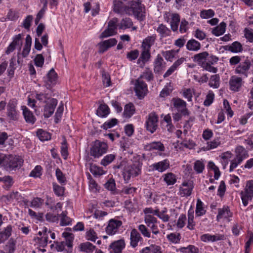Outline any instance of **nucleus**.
<instances>
[{"instance_id":"obj_1","label":"nucleus","mask_w":253,"mask_h":253,"mask_svg":"<svg viewBox=\"0 0 253 253\" xmlns=\"http://www.w3.org/2000/svg\"><path fill=\"white\" fill-rule=\"evenodd\" d=\"M144 7L139 1H131L126 5V14L133 15L137 19L142 21L144 19Z\"/></svg>"},{"instance_id":"obj_2","label":"nucleus","mask_w":253,"mask_h":253,"mask_svg":"<svg viewBox=\"0 0 253 253\" xmlns=\"http://www.w3.org/2000/svg\"><path fill=\"white\" fill-rule=\"evenodd\" d=\"M142 165L139 161H135L125 168L123 175L126 183L128 182L131 177H136L140 174Z\"/></svg>"},{"instance_id":"obj_3","label":"nucleus","mask_w":253,"mask_h":253,"mask_svg":"<svg viewBox=\"0 0 253 253\" xmlns=\"http://www.w3.org/2000/svg\"><path fill=\"white\" fill-rule=\"evenodd\" d=\"M62 236L65 238V241L54 242V243L55 244V251L57 252H62L66 246L70 248L73 247L74 235L71 233L64 232L62 233Z\"/></svg>"},{"instance_id":"obj_4","label":"nucleus","mask_w":253,"mask_h":253,"mask_svg":"<svg viewBox=\"0 0 253 253\" xmlns=\"http://www.w3.org/2000/svg\"><path fill=\"white\" fill-rule=\"evenodd\" d=\"M107 149L108 146L106 143L96 140L90 148V155L94 158H98L106 153Z\"/></svg>"},{"instance_id":"obj_5","label":"nucleus","mask_w":253,"mask_h":253,"mask_svg":"<svg viewBox=\"0 0 253 253\" xmlns=\"http://www.w3.org/2000/svg\"><path fill=\"white\" fill-rule=\"evenodd\" d=\"M134 90L139 99H143L148 92L147 84L142 80L138 79L134 81Z\"/></svg>"},{"instance_id":"obj_6","label":"nucleus","mask_w":253,"mask_h":253,"mask_svg":"<svg viewBox=\"0 0 253 253\" xmlns=\"http://www.w3.org/2000/svg\"><path fill=\"white\" fill-rule=\"evenodd\" d=\"M118 19L113 18L108 23L107 28L101 34L100 38L103 39L115 35L117 34V27H118Z\"/></svg>"},{"instance_id":"obj_7","label":"nucleus","mask_w":253,"mask_h":253,"mask_svg":"<svg viewBox=\"0 0 253 253\" xmlns=\"http://www.w3.org/2000/svg\"><path fill=\"white\" fill-rule=\"evenodd\" d=\"M6 163L5 164V169L7 170H15L20 168L23 163V160L20 156L7 155Z\"/></svg>"},{"instance_id":"obj_8","label":"nucleus","mask_w":253,"mask_h":253,"mask_svg":"<svg viewBox=\"0 0 253 253\" xmlns=\"http://www.w3.org/2000/svg\"><path fill=\"white\" fill-rule=\"evenodd\" d=\"M241 198L244 206L248 205L249 201L252 200L253 197V180H249L244 191L240 193Z\"/></svg>"},{"instance_id":"obj_9","label":"nucleus","mask_w":253,"mask_h":253,"mask_svg":"<svg viewBox=\"0 0 253 253\" xmlns=\"http://www.w3.org/2000/svg\"><path fill=\"white\" fill-rule=\"evenodd\" d=\"M158 116L155 112L150 113L147 117L145 126L146 129L151 133H154L158 127Z\"/></svg>"},{"instance_id":"obj_10","label":"nucleus","mask_w":253,"mask_h":253,"mask_svg":"<svg viewBox=\"0 0 253 253\" xmlns=\"http://www.w3.org/2000/svg\"><path fill=\"white\" fill-rule=\"evenodd\" d=\"M171 102L173 108L184 116L189 115L190 112L187 108V103L185 101L180 98L174 97L172 99Z\"/></svg>"},{"instance_id":"obj_11","label":"nucleus","mask_w":253,"mask_h":253,"mask_svg":"<svg viewBox=\"0 0 253 253\" xmlns=\"http://www.w3.org/2000/svg\"><path fill=\"white\" fill-rule=\"evenodd\" d=\"M122 225V221L115 218L111 219L108 221L105 231L109 235H114L118 232L119 229Z\"/></svg>"},{"instance_id":"obj_12","label":"nucleus","mask_w":253,"mask_h":253,"mask_svg":"<svg viewBox=\"0 0 253 253\" xmlns=\"http://www.w3.org/2000/svg\"><path fill=\"white\" fill-rule=\"evenodd\" d=\"M149 171L162 173L166 171L170 168V162L167 159L156 162L149 166Z\"/></svg>"},{"instance_id":"obj_13","label":"nucleus","mask_w":253,"mask_h":253,"mask_svg":"<svg viewBox=\"0 0 253 253\" xmlns=\"http://www.w3.org/2000/svg\"><path fill=\"white\" fill-rule=\"evenodd\" d=\"M125 247V241L124 239L122 238L112 242L108 247V251L109 253H122Z\"/></svg>"},{"instance_id":"obj_14","label":"nucleus","mask_w":253,"mask_h":253,"mask_svg":"<svg viewBox=\"0 0 253 253\" xmlns=\"http://www.w3.org/2000/svg\"><path fill=\"white\" fill-rule=\"evenodd\" d=\"M17 102L14 99L11 100L7 106V116L10 120L15 121L18 119V111L16 109Z\"/></svg>"},{"instance_id":"obj_15","label":"nucleus","mask_w":253,"mask_h":253,"mask_svg":"<svg viewBox=\"0 0 253 253\" xmlns=\"http://www.w3.org/2000/svg\"><path fill=\"white\" fill-rule=\"evenodd\" d=\"M57 79V74L55 72L54 69H51L47 74L46 77L44 78V82L47 88L56 84Z\"/></svg>"},{"instance_id":"obj_16","label":"nucleus","mask_w":253,"mask_h":253,"mask_svg":"<svg viewBox=\"0 0 253 253\" xmlns=\"http://www.w3.org/2000/svg\"><path fill=\"white\" fill-rule=\"evenodd\" d=\"M117 43V40L115 38L109 39L99 42L98 44V52L103 53L106 51L109 48L114 46Z\"/></svg>"},{"instance_id":"obj_17","label":"nucleus","mask_w":253,"mask_h":253,"mask_svg":"<svg viewBox=\"0 0 253 253\" xmlns=\"http://www.w3.org/2000/svg\"><path fill=\"white\" fill-rule=\"evenodd\" d=\"M57 104V99L51 98L49 100L44 108L43 115L44 117L49 118L53 114Z\"/></svg>"},{"instance_id":"obj_18","label":"nucleus","mask_w":253,"mask_h":253,"mask_svg":"<svg viewBox=\"0 0 253 253\" xmlns=\"http://www.w3.org/2000/svg\"><path fill=\"white\" fill-rule=\"evenodd\" d=\"M243 84L242 79L237 76H232L229 81L230 88L234 91H238Z\"/></svg>"},{"instance_id":"obj_19","label":"nucleus","mask_w":253,"mask_h":253,"mask_svg":"<svg viewBox=\"0 0 253 253\" xmlns=\"http://www.w3.org/2000/svg\"><path fill=\"white\" fill-rule=\"evenodd\" d=\"M165 63L163 58L158 55L154 62V71L156 74H160L165 68Z\"/></svg>"},{"instance_id":"obj_20","label":"nucleus","mask_w":253,"mask_h":253,"mask_svg":"<svg viewBox=\"0 0 253 253\" xmlns=\"http://www.w3.org/2000/svg\"><path fill=\"white\" fill-rule=\"evenodd\" d=\"M193 188V186L191 182H183L180 187L179 194L182 197L189 196Z\"/></svg>"},{"instance_id":"obj_21","label":"nucleus","mask_w":253,"mask_h":253,"mask_svg":"<svg viewBox=\"0 0 253 253\" xmlns=\"http://www.w3.org/2000/svg\"><path fill=\"white\" fill-rule=\"evenodd\" d=\"M235 158L238 159V161L243 162L244 160L249 156L248 151L242 146H238L235 150Z\"/></svg>"},{"instance_id":"obj_22","label":"nucleus","mask_w":253,"mask_h":253,"mask_svg":"<svg viewBox=\"0 0 253 253\" xmlns=\"http://www.w3.org/2000/svg\"><path fill=\"white\" fill-rule=\"evenodd\" d=\"M21 108L26 122L33 125L36 121V118L33 113L25 106H23Z\"/></svg>"},{"instance_id":"obj_23","label":"nucleus","mask_w":253,"mask_h":253,"mask_svg":"<svg viewBox=\"0 0 253 253\" xmlns=\"http://www.w3.org/2000/svg\"><path fill=\"white\" fill-rule=\"evenodd\" d=\"M130 245L131 247L134 248L137 246L139 241H142L143 238L141 237L139 232L135 229H133L130 232Z\"/></svg>"},{"instance_id":"obj_24","label":"nucleus","mask_w":253,"mask_h":253,"mask_svg":"<svg viewBox=\"0 0 253 253\" xmlns=\"http://www.w3.org/2000/svg\"><path fill=\"white\" fill-rule=\"evenodd\" d=\"M251 66V62L249 60H246L245 62L241 63L235 69V73L247 76V73Z\"/></svg>"},{"instance_id":"obj_25","label":"nucleus","mask_w":253,"mask_h":253,"mask_svg":"<svg viewBox=\"0 0 253 253\" xmlns=\"http://www.w3.org/2000/svg\"><path fill=\"white\" fill-rule=\"evenodd\" d=\"M232 216V213L231 212L228 206H224L222 208H219L218 210V214L216 216L217 220L224 218L227 219Z\"/></svg>"},{"instance_id":"obj_26","label":"nucleus","mask_w":253,"mask_h":253,"mask_svg":"<svg viewBox=\"0 0 253 253\" xmlns=\"http://www.w3.org/2000/svg\"><path fill=\"white\" fill-rule=\"evenodd\" d=\"M126 5L119 0H113V11L114 12L120 14H126Z\"/></svg>"},{"instance_id":"obj_27","label":"nucleus","mask_w":253,"mask_h":253,"mask_svg":"<svg viewBox=\"0 0 253 253\" xmlns=\"http://www.w3.org/2000/svg\"><path fill=\"white\" fill-rule=\"evenodd\" d=\"M224 239L223 235L216 234L211 235L209 234H205L201 236V240L205 242H215Z\"/></svg>"},{"instance_id":"obj_28","label":"nucleus","mask_w":253,"mask_h":253,"mask_svg":"<svg viewBox=\"0 0 253 253\" xmlns=\"http://www.w3.org/2000/svg\"><path fill=\"white\" fill-rule=\"evenodd\" d=\"M186 49L190 51H197L201 49V43L195 39L189 40L186 44Z\"/></svg>"},{"instance_id":"obj_29","label":"nucleus","mask_w":253,"mask_h":253,"mask_svg":"<svg viewBox=\"0 0 253 253\" xmlns=\"http://www.w3.org/2000/svg\"><path fill=\"white\" fill-rule=\"evenodd\" d=\"M156 39V36L155 35H153L146 38L143 40L142 43V48L150 50L151 47L154 44Z\"/></svg>"},{"instance_id":"obj_30","label":"nucleus","mask_w":253,"mask_h":253,"mask_svg":"<svg viewBox=\"0 0 253 253\" xmlns=\"http://www.w3.org/2000/svg\"><path fill=\"white\" fill-rule=\"evenodd\" d=\"M164 181L166 182L167 186L174 185L177 180L176 175L172 172H168L163 175Z\"/></svg>"},{"instance_id":"obj_31","label":"nucleus","mask_w":253,"mask_h":253,"mask_svg":"<svg viewBox=\"0 0 253 253\" xmlns=\"http://www.w3.org/2000/svg\"><path fill=\"white\" fill-rule=\"evenodd\" d=\"M209 55V54L208 52L204 51L195 54L193 57V60L202 66V65H203L204 63H206V60L208 57Z\"/></svg>"},{"instance_id":"obj_32","label":"nucleus","mask_w":253,"mask_h":253,"mask_svg":"<svg viewBox=\"0 0 253 253\" xmlns=\"http://www.w3.org/2000/svg\"><path fill=\"white\" fill-rule=\"evenodd\" d=\"M31 44L32 38L29 35H27L26 38L25 44L22 52L23 57H26L28 55L31 50Z\"/></svg>"},{"instance_id":"obj_33","label":"nucleus","mask_w":253,"mask_h":253,"mask_svg":"<svg viewBox=\"0 0 253 253\" xmlns=\"http://www.w3.org/2000/svg\"><path fill=\"white\" fill-rule=\"evenodd\" d=\"M177 252L181 253H199V250L198 248L194 245H190L186 247H181L176 250Z\"/></svg>"},{"instance_id":"obj_34","label":"nucleus","mask_w":253,"mask_h":253,"mask_svg":"<svg viewBox=\"0 0 253 253\" xmlns=\"http://www.w3.org/2000/svg\"><path fill=\"white\" fill-rule=\"evenodd\" d=\"M156 31L160 34L161 38H165L169 36L171 33L170 29L163 24L159 26Z\"/></svg>"},{"instance_id":"obj_35","label":"nucleus","mask_w":253,"mask_h":253,"mask_svg":"<svg viewBox=\"0 0 253 253\" xmlns=\"http://www.w3.org/2000/svg\"><path fill=\"white\" fill-rule=\"evenodd\" d=\"M109 113V108L105 104H100L96 111L97 115L100 117H106Z\"/></svg>"},{"instance_id":"obj_36","label":"nucleus","mask_w":253,"mask_h":253,"mask_svg":"<svg viewBox=\"0 0 253 253\" xmlns=\"http://www.w3.org/2000/svg\"><path fill=\"white\" fill-rule=\"evenodd\" d=\"M118 24L119 28L123 30L130 28L133 25L131 19L128 17L123 18L120 23Z\"/></svg>"},{"instance_id":"obj_37","label":"nucleus","mask_w":253,"mask_h":253,"mask_svg":"<svg viewBox=\"0 0 253 253\" xmlns=\"http://www.w3.org/2000/svg\"><path fill=\"white\" fill-rule=\"evenodd\" d=\"M180 22V16L178 14H172L171 15V20L170 22V26L171 30L175 32L177 31L178 28V25Z\"/></svg>"},{"instance_id":"obj_38","label":"nucleus","mask_w":253,"mask_h":253,"mask_svg":"<svg viewBox=\"0 0 253 253\" xmlns=\"http://www.w3.org/2000/svg\"><path fill=\"white\" fill-rule=\"evenodd\" d=\"M134 112L135 107L132 103H129L126 105L124 112V115L126 118H130L134 114Z\"/></svg>"},{"instance_id":"obj_39","label":"nucleus","mask_w":253,"mask_h":253,"mask_svg":"<svg viewBox=\"0 0 253 253\" xmlns=\"http://www.w3.org/2000/svg\"><path fill=\"white\" fill-rule=\"evenodd\" d=\"M226 27V23L222 22L212 30V33L216 36H219L225 33Z\"/></svg>"},{"instance_id":"obj_40","label":"nucleus","mask_w":253,"mask_h":253,"mask_svg":"<svg viewBox=\"0 0 253 253\" xmlns=\"http://www.w3.org/2000/svg\"><path fill=\"white\" fill-rule=\"evenodd\" d=\"M209 85L213 88H218L220 85V77L219 75H212L210 78Z\"/></svg>"},{"instance_id":"obj_41","label":"nucleus","mask_w":253,"mask_h":253,"mask_svg":"<svg viewBox=\"0 0 253 253\" xmlns=\"http://www.w3.org/2000/svg\"><path fill=\"white\" fill-rule=\"evenodd\" d=\"M95 248V246L88 242L82 243L80 245V251L86 253L92 252Z\"/></svg>"},{"instance_id":"obj_42","label":"nucleus","mask_w":253,"mask_h":253,"mask_svg":"<svg viewBox=\"0 0 253 253\" xmlns=\"http://www.w3.org/2000/svg\"><path fill=\"white\" fill-rule=\"evenodd\" d=\"M138 79L142 80L146 79L148 82L153 80L154 75L152 71L149 68H146L145 71L140 75Z\"/></svg>"},{"instance_id":"obj_43","label":"nucleus","mask_w":253,"mask_h":253,"mask_svg":"<svg viewBox=\"0 0 253 253\" xmlns=\"http://www.w3.org/2000/svg\"><path fill=\"white\" fill-rule=\"evenodd\" d=\"M167 211L166 208H164L161 211H160L158 209H156L155 210V215L162 219L163 222H168L169 220V215L166 214Z\"/></svg>"},{"instance_id":"obj_44","label":"nucleus","mask_w":253,"mask_h":253,"mask_svg":"<svg viewBox=\"0 0 253 253\" xmlns=\"http://www.w3.org/2000/svg\"><path fill=\"white\" fill-rule=\"evenodd\" d=\"M37 136L42 141L48 140L51 138L50 133L42 129H38L37 130Z\"/></svg>"},{"instance_id":"obj_45","label":"nucleus","mask_w":253,"mask_h":253,"mask_svg":"<svg viewBox=\"0 0 253 253\" xmlns=\"http://www.w3.org/2000/svg\"><path fill=\"white\" fill-rule=\"evenodd\" d=\"M194 211L193 210H190L188 212V224L187 228L190 230H194L195 226V222L194 221Z\"/></svg>"},{"instance_id":"obj_46","label":"nucleus","mask_w":253,"mask_h":253,"mask_svg":"<svg viewBox=\"0 0 253 253\" xmlns=\"http://www.w3.org/2000/svg\"><path fill=\"white\" fill-rule=\"evenodd\" d=\"M206 211L203 207V203L200 199H198L197 201L196 208L195 210L197 216H201L206 213Z\"/></svg>"},{"instance_id":"obj_47","label":"nucleus","mask_w":253,"mask_h":253,"mask_svg":"<svg viewBox=\"0 0 253 253\" xmlns=\"http://www.w3.org/2000/svg\"><path fill=\"white\" fill-rule=\"evenodd\" d=\"M169 242L173 244H178L181 239V235L178 233H171L167 235Z\"/></svg>"},{"instance_id":"obj_48","label":"nucleus","mask_w":253,"mask_h":253,"mask_svg":"<svg viewBox=\"0 0 253 253\" xmlns=\"http://www.w3.org/2000/svg\"><path fill=\"white\" fill-rule=\"evenodd\" d=\"M193 169L197 173H201L205 169V164L202 160H197L194 164Z\"/></svg>"},{"instance_id":"obj_49","label":"nucleus","mask_w":253,"mask_h":253,"mask_svg":"<svg viewBox=\"0 0 253 253\" xmlns=\"http://www.w3.org/2000/svg\"><path fill=\"white\" fill-rule=\"evenodd\" d=\"M44 200L39 198H34L30 202V207L34 209L41 208L43 205Z\"/></svg>"},{"instance_id":"obj_50","label":"nucleus","mask_w":253,"mask_h":253,"mask_svg":"<svg viewBox=\"0 0 253 253\" xmlns=\"http://www.w3.org/2000/svg\"><path fill=\"white\" fill-rule=\"evenodd\" d=\"M149 147L152 150H155L160 152H164L165 147L160 141H154L149 144Z\"/></svg>"},{"instance_id":"obj_51","label":"nucleus","mask_w":253,"mask_h":253,"mask_svg":"<svg viewBox=\"0 0 253 253\" xmlns=\"http://www.w3.org/2000/svg\"><path fill=\"white\" fill-rule=\"evenodd\" d=\"M67 211H63L59 217H61L60 225L62 226H66L71 224L72 222L71 219L67 215Z\"/></svg>"},{"instance_id":"obj_52","label":"nucleus","mask_w":253,"mask_h":253,"mask_svg":"<svg viewBox=\"0 0 253 253\" xmlns=\"http://www.w3.org/2000/svg\"><path fill=\"white\" fill-rule=\"evenodd\" d=\"M150 50L148 49H143V51L140 55L141 59H142L143 60L142 63L141 64V68L144 67L145 63L147 62L150 58L151 55Z\"/></svg>"},{"instance_id":"obj_53","label":"nucleus","mask_w":253,"mask_h":253,"mask_svg":"<svg viewBox=\"0 0 253 253\" xmlns=\"http://www.w3.org/2000/svg\"><path fill=\"white\" fill-rule=\"evenodd\" d=\"M116 156L114 154H109L105 156L101 161L100 164L103 166H107L111 164L115 159Z\"/></svg>"},{"instance_id":"obj_54","label":"nucleus","mask_w":253,"mask_h":253,"mask_svg":"<svg viewBox=\"0 0 253 253\" xmlns=\"http://www.w3.org/2000/svg\"><path fill=\"white\" fill-rule=\"evenodd\" d=\"M90 171L94 175H101L105 173V171L102 168L96 165H91L90 167Z\"/></svg>"},{"instance_id":"obj_55","label":"nucleus","mask_w":253,"mask_h":253,"mask_svg":"<svg viewBox=\"0 0 253 253\" xmlns=\"http://www.w3.org/2000/svg\"><path fill=\"white\" fill-rule=\"evenodd\" d=\"M177 52L174 50H168L163 51L162 55L167 61H172Z\"/></svg>"},{"instance_id":"obj_56","label":"nucleus","mask_w":253,"mask_h":253,"mask_svg":"<svg viewBox=\"0 0 253 253\" xmlns=\"http://www.w3.org/2000/svg\"><path fill=\"white\" fill-rule=\"evenodd\" d=\"M242 50V44L238 42H234L229 47V50L234 53L241 52Z\"/></svg>"},{"instance_id":"obj_57","label":"nucleus","mask_w":253,"mask_h":253,"mask_svg":"<svg viewBox=\"0 0 253 253\" xmlns=\"http://www.w3.org/2000/svg\"><path fill=\"white\" fill-rule=\"evenodd\" d=\"M59 214L58 213H53L48 212L45 215L46 220L50 222H56L59 220Z\"/></svg>"},{"instance_id":"obj_58","label":"nucleus","mask_w":253,"mask_h":253,"mask_svg":"<svg viewBox=\"0 0 253 253\" xmlns=\"http://www.w3.org/2000/svg\"><path fill=\"white\" fill-rule=\"evenodd\" d=\"M214 94L211 90H210L207 94L206 99L204 102V105L206 106H209L213 102Z\"/></svg>"},{"instance_id":"obj_59","label":"nucleus","mask_w":253,"mask_h":253,"mask_svg":"<svg viewBox=\"0 0 253 253\" xmlns=\"http://www.w3.org/2000/svg\"><path fill=\"white\" fill-rule=\"evenodd\" d=\"M180 144L181 146H183L184 147L189 149H192L194 148L195 146V142L191 139H183L182 142L180 143Z\"/></svg>"},{"instance_id":"obj_60","label":"nucleus","mask_w":253,"mask_h":253,"mask_svg":"<svg viewBox=\"0 0 253 253\" xmlns=\"http://www.w3.org/2000/svg\"><path fill=\"white\" fill-rule=\"evenodd\" d=\"M118 123L117 119L114 118L105 122L101 127L104 129H107L115 126Z\"/></svg>"},{"instance_id":"obj_61","label":"nucleus","mask_w":253,"mask_h":253,"mask_svg":"<svg viewBox=\"0 0 253 253\" xmlns=\"http://www.w3.org/2000/svg\"><path fill=\"white\" fill-rule=\"evenodd\" d=\"M0 182H3L5 184V188H9L12 185V178L10 176H5L0 177Z\"/></svg>"},{"instance_id":"obj_62","label":"nucleus","mask_w":253,"mask_h":253,"mask_svg":"<svg viewBox=\"0 0 253 253\" xmlns=\"http://www.w3.org/2000/svg\"><path fill=\"white\" fill-rule=\"evenodd\" d=\"M86 238L87 240L95 242L97 238L96 233L92 229H90L86 232Z\"/></svg>"},{"instance_id":"obj_63","label":"nucleus","mask_w":253,"mask_h":253,"mask_svg":"<svg viewBox=\"0 0 253 253\" xmlns=\"http://www.w3.org/2000/svg\"><path fill=\"white\" fill-rule=\"evenodd\" d=\"M220 144V141L219 139H215L207 143V146L206 148L207 150H210L217 148Z\"/></svg>"},{"instance_id":"obj_64","label":"nucleus","mask_w":253,"mask_h":253,"mask_svg":"<svg viewBox=\"0 0 253 253\" xmlns=\"http://www.w3.org/2000/svg\"><path fill=\"white\" fill-rule=\"evenodd\" d=\"M144 221L147 226H150V224H157L158 220L153 215H147L144 216Z\"/></svg>"}]
</instances>
